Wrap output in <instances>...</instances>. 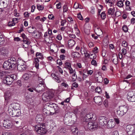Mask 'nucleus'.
<instances>
[{
	"label": "nucleus",
	"mask_w": 135,
	"mask_h": 135,
	"mask_svg": "<svg viewBox=\"0 0 135 135\" xmlns=\"http://www.w3.org/2000/svg\"><path fill=\"white\" fill-rule=\"evenodd\" d=\"M74 7L75 9H77L78 8H81L80 7H79V4L78 3H75Z\"/></svg>",
	"instance_id": "48"
},
{
	"label": "nucleus",
	"mask_w": 135,
	"mask_h": 135,
	"mask_svg": "<svg viewBox=\"0 0 135 135\" xmlns=\"http://www.w3.org/2000/svg\"><path fill=\"white\" fill-rule=\"evenodd\" d=\"M15 63H12L9 60L5 61L3 64V68L6 70L12 69L15 67Z\"/></svg>",
	"instance_id": "5"
},
{
	"label": "nucleus",
	"mask_w": 135,
	"mask_h": 135,
	"mask_svg": "<svg viewBox=\"0 0 135 135\" xmlns=\"http://www.w3.org/2000/svg\"><path fill=\"white\" fill-rule=\"evenodd\" d=\"M94 102L99 105L101 104L102 103V100L101 97L97 96L94 97Z\"/></svg>",
	"instance_id": "11"
},
{
	"label": "nucleus",
	"mask_w": 135,
	"mask_h": 135,
	"mask_svg": "<svg viewBox=\"0 0 135 135\" xmlns=\"http://www.w3.org/2000/svg\"><path fill=\"white\" fill-rule=\"evenodd\" d=\"M68 114L67 113L65 114V116L64 119V122H65V123H66V122H67V121L68 120V119L69 118H70V116H69V117L68 116Z\"/></svg>",
	"instance_id": "40"
},
{
	"label": "nucleus",
	"mask_w": 135,
	"mask_h": 135,
	"mask_svg": "<svg viewBox=\"0 0 135 135\" xmlns=\"http://www.w3.org/2000/svg\"><path fill=\"white\" fill-rule=\"evenodd\" d=\"M114 8H109L107 11V13L108 15H112L114 14Z\"/></svg>",
	"instance_id": "24"
},
{
	"label": "nucleus",
	"mask_w": 135,
	"mask_h": 135,
	"mask_svg": "<svg viewBox=\"0 0 135 135\" xmlns=\"http://www.w3.org/2000/svg\"><path fill=\"white\" fill-rule=\"evenodd\" d=\"M131 23L132 24H134L135 22V18H133L131 19Z\"/></svg>",
	"instance_id": "64"
},
{
	"label": "nucleus",
	"mask_w": 135,
	"mask_h": 135,
	"mask_svg": "<svg viewBox=\"0 0 135 135\" xmlns=\"http://www.w3.org/2000/svg\"><path fill=\"white\" fill-rule=\"evenodd\" d=\"M10 121L9 120L6 121L4 120L3 122V126L6 128L9 129L11 128L12 127V125L9 122Z\"/></svg>",
	"instance_id": "12"
},
{
	"label": "nucleus",
	"mask_w": 135,
	"mask_h": 135,
	"mask_svg": "<svg viewBox=\"0 0 135 135\" xmlns=\"http://www.w3.org/2000/svg\"><path fill=\"white\" fill-rule=\"evenodd\" d=\"M14 109L13 107L12 106H10L9 107L8 111L9 115L12 116L13 115V110Z\"/></svg>",
	"instance_id": "22"
},
{
	"label": "nucleus",
	"mask_w": 135,
	"mask_h": 135,
	"mask_svg": "<svg viewBox=\"0 0 135 135\" xmlns=\"http://www.w3.org/2000/svg\"><path fill=\"white\" fill-rule=\"evenodd\" d=\"M73 81H75L77 78L76 75L75 73H74L73 74Z\"/></svg>",
	"instance_id": "51"
},
{
	"label": "nucleus",
	"mask_w": 135,
	"mask_h": 135,
	"mask_svg": "<svg viewBox=\"0 0 135 135\" xmlns=\"http://www.w3.org/2000/svg\"><path fill=\"white\" fill-rule=\"evenodd\" d=\"M94 31L95 33L99 36L100 35V34H102V31L98 27H96L94 29Z\"/></svg>",
	"instance_id": "16"
},
{
	"label": "nucleus",
	"mask_w": 135,
	"mask_h": 135,
	"mask_svg": "<svg viewBox=\"0 0 135 135\" xmlns=\"http://www.w3.org/2000/svg\"><path fill=\"white\" fill-rule=\"evenodd\" d=\"M7 3L6 0H0V7L3 8L6 7L7 5Z\"/></svg>",
	"instance_id": "15"
},
{
	"label": "nucleus",
	"mask_w": 135,
	"mask_h": 135,
	"mask_svg": "<svg viewBox=\"0 0 135 135\" xmlns=\"http://www.w3.org/2000/svg\"><path fill=\"white\" fill-rule=\"evenodd\" d=\"M105 3L108 4L110 7L113 6L114 4L112 0H105Z\"/></svg>",
	"instance_id": "23"
},
{
	"label": "nucleus",
	"mask_w": 135,
	"mask_h": 135,
	"mask_svg": "<svg viewBox=\"0 0 135 135\" xmlns=\"http://www.w3.org/2000/svg\"><path fill=\"white\" fill-rule=\"evenodd\" d=\"M69 37L73 38H75L76 37L75 35L74 34H70L69 35Z\"/></svg>",
	"instance_id": "62"
},
{
	"label": "nucleus",
	"mask_w": 135,
	"mask_h": 135,
	"mask_svg": "<svg viewBox=\"0 0 135 135\" xmlns=\"http://www.w3.org/2000/svg\"><path fill=\"white\" fill-rule=\"evenodd\" d=\"M57 67L58 68V71L61 73V74H62L63 73V70H62V69L59 66H57Z\"/></svg>",
	"instance_id": "56"
},
{
	"label": "nucleus",
	"mask_w": 135,
	"mask_h": 135,
	"mask_svg": "<svg viewBox=\"0 0 135 135\" xmlns=\"http://www.w3.org/2000/svg\"><path fill=\"white\" fill-rule=\"evenodd\" d=\"M17 9H15V11H14V15L16 17H18L19 16V13H17Z\"/></svg>",
	"instance_id": "58"
},
{
	"label": "nucleus",
	"mask_w": 135,
	"mask_h": 135,
	"mask_svg": "<svg viewBox=\"0 0 135 135\" xmlns=\"http://www.w3.org/2000/svg\"><path fill=\"white\" fill-rule=\"evenodd\" d=\"M122 54L125 55L127 53L126 50L125 49L123 48L122 50Z\"/></svg>",
	"instance_id": "59"
},
{
	"label": "nucleus",
	"mask_w": 135,
	"mask_h": 135,
	"mask_svg": "<svg viewBox=\"0 0 135 135\" xmlns=\"http://www.w3.org/2000/svg\"><path fill=\"white\" fill-rule=\"evenodd\" d=\"M112 135H119L118 132L117 131H114L112 133Z\"/></svg>",
	"instance_id": "63"
},
{
	"label": "nucleus",
	"mask_w": 135,
	"mask_h": 135,
	"mask_svg": "<svg viewBox=\"0 0 135 135\" xmlns=\"http://www.w3.org/2000/svg\"><path fill=\"white\" fill-rule=\"evenodd\" d=\"M47 107H46V108H44L43 109V114L46 115H52L54 114V113L51 111V110H49L46 109Z\"/></svg>",
	"instance_id": "13"
},
{
	"label": "nucleus",
	"mask_w": 135,
	"mask_h": 135,
	"mask_svg": "<svg viewBox=\"0 0 135 135\" xmlns=\"http://www.w3.org/2000/svg\"><path fill=\"white\" fill-rule=\"evenodd\" d=\"M56 63L59 65H61L62 64L61 61L60 59L57 60Z\"/></svg>",
	"instance_id": "55"
},
{
	"label": "nucleus",
	"mask_w": 135,
	"mask_h": 135,
	"mask_svg": "<svg viewBox=\"0 0 135 135\" xmlns=\"http://www.w3.org/2000/svg\"><path fill=\"white\" fill-rule=\"evenodd\" d=\"M10 76V78L12 79V80H13V79L15 80L17 78L16 75L15 74L11 75Z\"/></svg>",
	"instance_id": "49"
},
{
	"label": "nucleus",
	"mask_w": 135,
	"mask_h": 135,
	"mask_svg": "<svg viewBox=\"0 0 135 135\" xmlns=\"http://www.w3.org/2000/svg\"><path fill=\"white\" fill-rule=\"evenodd\" d=\"M13 80L10 78V76H6L3 80V82L6 84L9 85L12 84Z\"/></svg>",
	"instance_id": "9"
},
{
	"label": "nucleus",
	"mask_w": 135,
	"mask_h": 135,
	"mask_svg": "<svg viewBox=\"0 0 135 135\" xmlns=\"http://www.w3.org/2000/svg\"><path fill=\"white\" fill-rule=\"evenodd\" d=\"M112 60L114 64L116 65L118 63V57L117 55L114 54L113 55Z\"/></svg>",
	"instance_id": "18"
},
{
	"label": "nucleus",
	"mask_w": 135,
	"mask_h": 135,
	"mask_svg": "<svg viewBox=\"0 0 135 135\" xmlns=\"http://www.w3.org/2000/svg\"><path fill=\"white\" fill-rule=\"evenodd\" d=\"M13 113L12 117H15L19 116L21 114L20 111L19 110H16L14 109L13 110Z\"/></svg>",
	"instance_id": "19"
},
{
	"label": "nucleus",
	"mask_w": 135,
	"mask_h": 135,
	"mask_svg": "<svg viewBox=\"0 0 135 135\" xmlns=\"http://www.w3.org/2000/svg\"><path fill=\"white\" fill-rule=\"evenodd\" d=\"M72 56L75 58L79 57L80 55L79 53L77 52H74L72 53Z\"/></svg>",
	"instance_id": "25"
},
{
	"label": "nucleus",
	"mask_w": 135,
	"mask_h": 135,
	"mask_svg": "<svg viewBox=\"0 0 135 135\" xmlns=\"http://www.w3.org/2000/svg\"><path fill=\"white\" fill-rule=\"evenodd\" d=\"M27 31L30 33L35 34L36 33L35 29L33 27H29L27 28Z\"/></svg>",
	"instance_id": "21"
},
{
	"label": "nucleus",
	"mask_w": 135,
	"mask_h": 135,
	"mask_svg": "<svg viewBox=\"0 0 135 135\" xmlns=\"http://www.w3.org/2000/svg\"><path fill=\"white\" fill-rule=\"evenodd\" d=\"M66 56L63 54L60 55V57L61 60H64L65 59Z\"/></svg>",
	"instance_id": "54"
},
{
	"label": "nucleus",
	"mask_w": 135,
	"mask_h": 135,
	"mask_svg": "<svg viewBox=\"0 0 135 135\" xmlns=\"http://www.w3.org/2000/svg\"><path fill=\"white\" fill-rule=\"evenodd\" d=\"M71 65L70 63L68 62H66L65 63V68L69 70L71 68Z\"/></svg>",
	"instance_id": "33"
},
{
	"label": "nucleus",
	"mask_w": 135,
	"mask_h": 135,
	"mask_svg": "<svg viewBox=\"0 0 135 135\" xmlns=\"http://www.w3.org/2000/svg\"><path fill=\"white\" fill-rule=\"evenodd\" d=\"M29 77V75L27 74H25L23 76V78L26 80H28Z\"/></svg>",
	"instance_id": "35"
},
{
	"label": "nucleus",
	"mask_w": 135,
	"mask_h": 135,
	"mask_svg": "<svg viewBox=\"0 0 135 135\" xmlns=\"http://www.w3.org/2000/svg\"><path fill=\"white\" fill-rule=\"evenodd\" d=\"M69 70V73L70 74H73L74 73H75V70H73L71 68L68 70Z\"/></svg>",
	"instance_id": "44"
},
{
	"label": "nucleus",
	"mask_w": 135,
	"mask_h": 135,
	"mask_svg": "<svg viewBox=\"0 0 135 135\" xmlns=\"http://www.w3.org/2000/svg\"><path fill=\"white\" fill-rule=\"evenodd\" d=\"M132 131L131 133L130 132L129 133H128V134L129 135H135V129Z\"/></svg>",
	"instance_id": "57"
},
{
	"label": "nucleus",
	"mask_w": 135,
	"mask_h": 135,
	"mask_svg": "<svg viewBox=\"0 0 135 135\" xmlns=\"http://www.w3.org/2000/svg\"><path fill=\"white\" fill-rule=\"evenodd\" d=\"M75 44V42L73 40L71 39L68 41V45L70 47L73 46Z\"/></svg>",
	"instance_id": "26"
},
{
	"label": "nucleus",
	"mask_w": 135,
	"mask_h": 135,
	"mask_svg": "<svg viewBox=\"0 0 135 135\" xmlns=\"http://www.w3.org/2000/svg\"><path fill=\"white\" fill-rule=\"evenodd\" d=\"M61 2H59L56 5V8L57 9L60 8L61 7Z\"/></svg>",
	"instance_id": "43"
},
{
	"label": "nucleus",
	"mask_w": 135,
	"mask_h": 135,
	"mask_svg": "<svg viewBox=\"0 0 135 135\" xmlns=\"http://www.w3.org/2000/svg\"><path fill=\"white\" fill-rule=\"evenodd\" d=\"M30 14V13L26 12H25L23 14L24 16L25 17H29Z\"/></svg>",
	"instance_id": "53"
},
{
	"label": "nucleus",
	"mask_w": 135,
	"mask_h": 135,
	"mask_svg": "<svg viewBox=\"0 0 135 135\" xmlns=\"http://www.w3.org/2000/svg\"><path fill=\"white\" fill-rule=\"evenodd\" d=\"M15 23L13 22V21H12V22H9L8 23V26L11 27L14 26L15 25Z\"/></svg>",
	"instance_id": "47"
},
{
	"label": "nucleus",
	"mask_w": 135,
	"mask_h": 135,
	"mask_svg": "<svg viewBox=\"0 0 135 135\" xmlns=\"http://www.w3.org/2000/svg\"><path fill=\"white\" fill-rule=\"evenodd\" d=\"M115 122L112 119H110L108 120L107 122V126L109 128H112L114 127L115 125Z\"/></svg>",
	"instance_id": "10"
},
{
	"label": "nucleus",
	"mask_w": 135,
	"mask_h": 135,
	"mask_svg": "<svg viewBox=\"0 0 135 135\" xmlns=\"http://www.w3.org/2000/svg\"><path fill=\"white\" fill-rule=\"evenodd\" d=\"M7 74V72L5 71H3L0 72V78H2L3 77L4 78H5L4 76H6Z\"/></svg>",
	"instance_id": "27"
},
{
	"label": "nucleus",
	"mask_w": 135,
	"mask_h": 135,
	"mask_svg": "<svg viewBox=\"0 0 135 135\" xmlns=\"http://www.w3.org/2000/svg\"><path fill=\"white\" fill-rule=\"evenodd\" d=\"M95 91L96 92H97L98 93H100L101 92V89L99 87H97L95 89Z\"/></svg>",
	"instance_id": "38"
},
{
	"label": "nucleus",
	"mask_w": 135,
	"mask_h": 135,
	"mask_svg": "<svg viewBox=\"0 0 135 135\" xmlns=\"http://www.w3.org/2000/svg\"><path fill=\"white\" fill-rule=\"evenodd\" d=\"M40 114H37L35 118L36 120V121L37 123H40L41 121L42 118H38V117H40Z\"/></svg>",
	"instance_id": "30"
},
{
	"label": "nucleus",
	"mask_w": 135,
	"mask_h": 135,
	"mask_svg": "<svg viewBox=\"0 0 135 135\" xmlns=\"http://www.w3.org/2000/svg\"><path fill=\"white\" fill-rule=\"evenodd\" d=\"M72 131L73 133V134H77L78 133V129L76 128H75V129H72Z\"/></svg>",
	"instance_id": "50"
},
{
	"label": "nucleus",
	"mask_w": 135,
	"mask_h": 135,
	"mask_svg": "<svg viewBox=\"0 0 135 135\" xmlns=\"http://www.w3.org/2000/svg\"><path fill=\"white\" fill-rule=\"evenodd\" d=\"M117 112L118 115L120 117L124 115V113L122 111H121L120 109L119 110L117 111Z\"/></svg>",
	"instance_id": "34"
},
{
	"label": "nucleus",
	"mask_w": 135,
	"mask_h": 135,
	"mask_svg": "<svg viewBox=\"0 0 135 135\" xmlns=\"http://www.w3.org/2000/svg\"><path fill=\"white\" fill-rule=\"evenodd\" d=\"M124 1V0H118V1L117 3V6L119 8H122L123 7V2Z\"/></svg>",
	"instance_id": "20"
},
{
	"label": "nucleus",
	"mask_w": 135,
	"mask_h": 135,
	"mask_svg": "<svg viewBox=\"0 0 135 135\" xmlns=\"http://www.w3.org/2000/svg\"><path fill=\"white\" fill-rule=\"evenodd\" d=\"M46 106L47 107V108H50L51 112L54 113H57L59 111V108L55 103L50 102L46 104Z\"/></svg>",
	"instance_id": "2"
},
{
	"label": "nucleus",
	"mask_w": 135,
	"mask_h": 135,
	"mask_svg": "<svg viewBox=\"0 0 135 135\" xmlns=\"http://www.w3.org/2000/svg\"><path fill=\"white\" fill-rule=\"evenodd\" d=\"M52 98V95L50 92L44 93L42 95V99L45 102L50 101Z\"/></svg>",
	"instance_id": "6"
},
{
	"label": "nucleus",
	"mask_w": 135,
	"mask_h": 135,
	"mask_svg": "<svg viewBox=\"0 0 135 135\" xmlns=\"http://www.w3.org/2000/svg\"><path fill=\"white\" fill-rule=\"evenodd\" d=\"M135 128V127L132 125H128L126 127V131L128 133H131Z\"/></svg>",
	"instance_id": "14"
},
{
	"label": "nucleus",
	"mask_w": 135,
	"mask_h": 135,
	"mask_svg": "<svg viewBox=\"0 0 135 135\" xmlns=\"http://www.w3.org/2000/svg\"><path fill=\"white\" fill-rule=\"evenodd\" d=\"M103 78L101 76L99 75L96 78L95 80L98 83H101L103 81Z\"/></svg>",
	"instance_id": "28"
},
{
	"label": "nucleus",
	"mask_w": 135,
	"mask_h": 135,
	"mask_svg": "<svg viewBox=\"0 0 135 135\" xmlns=\"http://www.w3.org/2000/svg\"><path fill=\"white\" fill-rule=\"evenodd\" d=\"M36 56L37 58L41 59L43 57V55L41 53L39 52H37L36 54Z\"/></svg>",
	"instance_id": "32"
},
{
	"label": "nucleus",
	"mask_w": 135,
	"mask_h": 135,
	"mask_svg": "<svg viewBox=\"0 0 135 135\" xmlns=\"http://www.w3.org/2000/svg\"><path fill=\"white\" fill-rule=\"evenodd\" d=\"M106 15L105 12H102L100 14V17L102 19L104 20L106 18Z\"/></svg>",
	"instance_id": "36"
},
{
	"label": "nucleus",
	"mask_w": 135,
	"mask_h": 135,
	"mask_svg": "<svg viewBox=\"0 0 135 135\" xmlns=\"http://www.w3.org/2000/svg\"><path fill=\"white\" fill-rule=\"evenodd\" d=\"M1 135H12V134L11 133L3 132Z\"/></svg>",
	"instance_id": "52"
},
{
	"label": "nucleus",
	"mask_w": 135,
	"mask_h": 135,
	"mask_svg": "<svg viewBox=\"0 0 135 135\" xmlns=\"http://www.w3.org/2000/svg\"><path fill=\"white\" fill-rule=\"evenodd\" d=\"M108 118L104 116H100L98 118V123L100 127H105L107 124Z\"/></svg>",
	"instance_id": "4"
},
{
	"label": "nucleus",
	"mask_w": 135,
	"mask_h": 135,
	"mask_svg": "<svg viewBox=\"0 0 135 135\" xmlns=\"http://www.w3.org/2000/svg\"><path fill=\"white\" fill-rule=\"evenodd\" d=\"M127 43L125 41H123L122 45L124 47H126L127 46Z\"/></svg>",
	"instance_id": "42"
},
{
	"label": "nucleus",
	"mask_w": 135,
	"mask_h": 135,
	"mask_svg": "<svg viewBox=\"0 0 135 135\" xmlns=\"http://www.w3.org/2000/svg\"><path fill=\"white\" fill-rule=\"evenodd\" d=\"M22 47L24 48H27L28 46V45L27 44L23 43L22 44Z\"/></svg>",
	"instance_id": "61"
},
{
	"label": "nucleus",
	"mask_w": 135,
	"mask_h": 135,
	"mask_svg": "<svg viewBox=\"0 0 135 135\" xmlns=\"http://www.w3.org/2000/svg\"><path fill=\"white\" fill-rule=\"evenodd\" d=\"M13 108L15 110H20V106L19 104L17 103H15L13 106Z\"/></svg>",
	"instance_id": "29"
},
{
	"label": "nucleus",
	"mask_w": 135,
	"mask_h": 135,
	"mask_svg": "<svg viewBox=\"0 0 135 135\" xmlns=\"http://www.w3.org/2000/svg\"><path fill=\"white\" fill-rule=\"evenodd\" d=\"M127 97V99L129 101L131 102H135V93L134 94L133 92H129Z\"/></svg>",
	"instance_id": "8"
},
{
	"label": "nucleus",
	"mask_w": 135,
	"mask_h": 135,
	"mask_svg": "<svg viewBox=\"0 0 135 135\" xmlns=\"http://www.w3.org/2000/svg\"><path fill=\"white\" fill-rule=\"evenodd\" d=\"M96 119V115L93 113H88L85 116L84 119V121L90 122L87 125V127L89 130L93 131L97 129L98 124L95 122Z\"/></svg>",
	"instance_id": "1"
},
{
	"label": "nucleus",
	"mask_w": 135,
	"mask_h": 135,
	"mask_svg": "<svg viewBox=\"0 0 135 135\" xmlns=\"http://www.w3.org/2000/svg\"><path fill=\"white\" fill-rule=\"evenodd\" d=\"M37 7L38 9L39 10H42L44 8L43 6L40 5H38Z\"/></svg>",
	"instance_id": "45"
},
{
	"label": "nucleus",
	"mask_w": 135,
	"mask_h": 135,
	"mask_svg": "<svg viewBox=\"0 0 135 135\" xmlns=\"http://www.w3.org/2000/svg\"><path fill=\"white\" fill-rule=\"evenodd\" d=\"M23 62V61L21 60H18L17 63V69L18 70L20 71H23L25 70L26 68V66L25 64H21Z\"/></svg>",
	"instance_id": "7"
},
{
	"label": "nucleus",
	"mask_w": 135,
	"mask_h": 135,
	"mask_svg": "<svg viewBox=\"0 0 135 135\" xmlns=\"http://www.w3.org/2000/svg\"><path fill=\"white\" fill-rule=\"evenodd\" d=\"M63 13L66 12L68 9V7L65 4L63 6Z\"/></svg>",
	"instance_id": "37"
},
{
	"label": "nucleus",
	"mask_w": 135,
	"mask_h": 135,
	"mask_svg": "<svg viewBox=\"0 0 135 135\" xmlns=\"http://www.w3.org/2000/svg\"><path fill=\"white\" fill-rule=\"evenodd\" d=\"M91 64L92 65H96L97 64V62L95 60H93L91 61Z\"/></svg>",
	"instance_id": "60"
},
{
	"label": "nucleus",
	"mask_w": 135,
	"mask_h": 135,
	"mask_svg": "<svg viewBox=\"0 0 135 135\" xmlns=\"http://www.w3.org/2000/svg\"><path fill=\"white\" fill-rule=\"evenodd\" d=\"M10 61V62H11L12 63H15V65L16 63V59L15 58H13L11 59L10 60H9ZM16 66V65H15V67Z\"/></svg>",
	"instance_id": "46"
},
{
	"label": "nucleus",
	"mask_w": 135,
	"mask_h": 135,
	"mask_svg": "<svg viewBox=\"0 0 135 135\" xmlns=\"http://www.w3.org/2000/svg\"><path fill=\"white\" fill-rule=\"evenodd\" d=\"M61 85L65 88H68L69 87L68 85L65 81H64L61 83Z\"/></svg>",
	"instance_id": "31"
},
{
	"label": "nucleus",
	"mask_w": 135,
	"mask_h": 135,
	"mask_svg": "<svg viewBox=\"0 0 135 135\" xmlns=\"http://www.w3.org/2000/svg\"><path fill=\"white\" fill-rule=\"evenodd\" d=\"M34 129L38 133L40 134H45L47 132L45 126L39 125H36Z\"/></svg>",
	"instance_id": "3"
},
{
	"label": "nucleus",
	"mask_w": 135,
	"mask_h": 135,
	"mask_svg": "<svg viewBox=\"0 0 135 135\" xmlns=\"http://www.w3.org/2000/svg\"><path fill=\"white\" fill-rule=\"evenodd\" d=\"M119 109L122 111L124 114L127 112L128 109V107L126 105L121 106L119 107Z\"/></svg>",
	"instance_id": "17"
},
{
	"label": "nucleus",
	"mask_w": 135,
	"mask_h": 135,
	"mask_svg": "<svg viewBox=\"0 0 135 135\" xmlns=\"http://www.w3.org/2000/svg\"><path fill=\"white\" fill-rule=\"evenodd\" d=\"M81 52L83 55L86 53L87 51L84 48L81 47L80 50Z\"/></svg>",
	"instance_id": "39"
},
{
	"label": "nucleus",
	"mask_w": 135,
	"mask_h": 135,
	"mask_svg": "<svg viewBox=\"0 0 135 135\" xmlns=\"http://www.w3.org/2000/svg\"><path fill=\"white\" fill-rule=\"evenodd\" d=\"M122 29L125 32H126L128 31V28L126 26L124 25L122 27Z\"/></svg>",
	"instance_id": "41"
}]
</instances>
